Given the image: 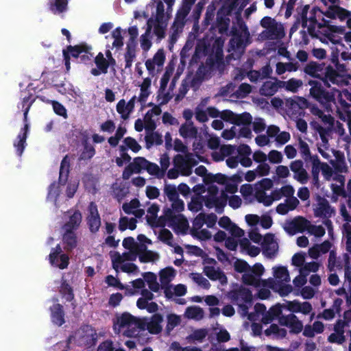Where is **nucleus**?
Instances as JSON below:
<instances>
[{"label":"nucleus","instance_id":"f257e3e1","mask_svg":"<svg viewBox=\"0 0 351 351\" xmlns=\"http://www.w3.org/2000/svg\"><path fill=\"white\" fill-rule=\"evenodd\" d=\"M303 71L306 75L322 80L324 86L328 88L330 86V83L339 84L342 78V75L332 66L324 62L310 61L305 65Z\"/></svg>","mask_w":351,"mask_h":351},{"label":"nucleus","instance_id":"f03ea898","mask_svg":"<svg viewBox=\"0 0 351 351\" xmlns=\"http://www.w3.org/2000/svg\"><path fill=\"white\" fill-rule=\"evenodd\" d=\"M310 95L316 101L322 104H328L335 101V95L332 93L326 90L321 82L317 80H309Z\"/></svg>","mask_w":351,"mask_h":351},{"label":"nucleus","instance_id":"7ed1b4c3","mask_svg":"<svg viewBox=\"0 0 351 351\" xmlns=\"http://www.w3.org/2000/svg\"><path fill=\"white\" fill-rule=\"evenodd\" d=\"M310 5H305L303 7L297 8L298 14L300 16L297 19V21L301 19L302 27L306 28L307 27V23H318V19H319L320 14H323L322 11L317 7L314 6L309 11Z\"/></svg>","mask_w":351,"mask_h":351},{"label":"nucleus","instance_id":"20e7f679","mask_svg":"<svg viewBox=\"0 0 351 351\" xmlns=\"http://www.w3.org/2000/svg\"><path fill=\"white\" fill-rule=\"evenodd\" d=\"M87 211L86 224L89 231L95 234L99 230L101 225V217L97 204L94 202H90L88 206Z\"/></svg>","mask_w":351,"mask_h":351},{"label":"nucleus","instance_id":"39448f33","mask_svg":"<svg viewBox=\"0 0 351 351\" xmlns=\"http://www.w3.org/2000/svg\"><path fill=\"white\" fill-rule=\"evenodd\" d=\"M49 261L52 266L64 269L69 264V257L66 254L62 253L60 245L58 244L51 249L49 255Z\"/></svg>","mask_w":351,"mask_h":351},{"label":"nucleus","instance_id":"423d86ee","mask_svg":"<svg viewBox=\"0 0 351 351\" xmlns=\"http://www.w3.org/2000/svg\"><path fill=\"white\" fill-rule=\"evenodd\" d=\"M310 226V221L303 217L298 216L287 221L284 227L285 230L289 235H294L298 232H304Z\"/></svg>","mask_w":351,"mask_h":351},{"label":"nucleus","instance_id":"0eeeda50","mask_svg":"<svg viewBox=\"0 0 351 351\" xmlns=\"http://www.w3.org/2000/svg\"><path fill=\"white\" fill-rule=\"evenodd\" d=\"M147 160L143 157L138 156L133 159V162L128 165L122 173L124 180H129L133 173H140L145 169Z\"/></svg>","mask_w":351,"mask_h":351},{"label":"nucleus","instance_id":"6e6552de","mask_svg":"<svg viewBox=\"0 0 351 351\" xmlns=\"http://www.w3.org/2000/svg\"><path fill=\"white\" fill-rule=\"evenodd\" d=\"M290 169L293 173V178L302 184H305L309 180V175L304 167L302 160H295L290 163Z\"/></svg>","mask_w":351,"mask_h":351},{"label":"nucleus","instance_id":"1a4fd4ad","mask_svg":"<svg viewBox=\"0 0 351 351\" xmlns=\"http://www.w3.org/2000/svg\"><path fill=\"white\" fill-rule=\"evenodd\" d=\"M335 213V210L331 207L328 201L319 196L317 206L314 209L315 216L320 218H330Z\"/></svg>","mask_w":351,"mask_h":351},{"label":"nucleus","instance_id":"9d476101","mask_svg":"<svg viewBox=\"0 0 351 351\" xmlns=\"http://www.w3.org/2000/svg\"><path fill=\"white\" fill-rule=\"evenodd\" d=\"M263 254L268 258L276 256L278 250V244L274 241V234H267L262 243Z\"/></svg>","mask_w":351,"mask_h":351},{"label":"nucleus","instance_id":"9b49d317","mask_svg":"<svg viewBox=\"0 0 351 351\" xmlns=\"http://www.w3.org/2000/svg\"><path fill=\"white\" fill-rule=\"evenodd\" d=\"M173 210V209L169 208H164L163 216L171 225H176L179 228L185 230L188 226L186 218L181 214L175 215Z\"/></svg>","mask_w":351,"mask_h":351},{"label":"nucleus","instance_id":"f8f14e48","mask_svg":"<svg viewBox=\"0 0 351 351\" xmlns=\"http://www.w3.org/2000/svg\"><path fill=\"white\" fill-rule=\"evenodd\" d=\"M62 230V243L66 252H70L75 249L78 244V237L75 230Z\"/></svg>","mask_w":351,"mask_h":351},{"label":"nucleus","instance_id":"ddd939ff","mask_svg":"<svg viewBox=\"0 0 351 351\" xmlns=\"http://www.w3.org/2000/svg\"><path fill=\"white\" fill-rule=\"evenodd\" d=\"M112 259V268L118 271L119 265L125 261H134L136 259L137 252H125L120 254L119 252H114L113 254H110Z\"/></svg>","mask_w":351,"mask_h":351},{"label":"nucleus","instance_id":"4468645a","mask_svg":"<svg viewBox=\"0 0 351 351\" xmlns=\"http://www.w3.org/2000/svg\"><path fill=\"white\" fill-rule=\"evenodd\" d=\"M274 81L268 80L265 82L260 88L259 93L261 95L265 97H271L281 88V84L279 83L280 80L278 78H273Z\"/></svg>","mask_w":351,"mask_h":351},{"label":"nucleus","instance_id":"2eb2a0df","mask_svg":"<svg viewBox=\"0 0 351 351\" xmlns=\"http://www.w3.org/2000/svg\"><path fill=\"white\" fill-rule=\"evenodd\" d=\"M163 322V316L160 313H154L150 318L147 317V330L150 334L158 335L162 330L161 325Z\"/></svg>","mask_w":351,"mask_h":351},{"label":"nucleus","instance_id":"dca6fc26","mask_svg":"<svg viewBox=\"0 0 351 351\" xmlns=\"http://www.w3.org/2000/svg\"><path fill=\"white\" fill-rule=\"evenodd\" d=\"M81 330L84 333L83 337L85 339V344L88 347H94L96 346L98 335L96 330L92 326L86 324L81 327Z\"/></svg>","mask_w":351,"mask_h":351},{"label":"nucleus","instance_id":"f3484780","mask_svg":"<svg viewBox=\"0 0 351 351\" xmlns=\"http://www.w3.org/2000/svg\"><path fill=\"white\" fill-rule=\"evenodd\" d=\"M230 295L233 301L241 300L245 303H251L252 301V291L245 287H241L237 289H234L230 291Z\"/></svg>","mask_w":351,"mask_h":351},{"label":"nucleus","instance_id":"a211bd4d","mask_svg":"<svg viewBox=\"0 0 351 351\" xmlns=\"http://www.w3.org/2000/svg\"><path fill=\"white\" fill-rule=\"evenodd\" d=\"M50 311L51 321L54 324L61 326L65 323L64 311L62 304H53L50 307Z\"/></svg>","mask_w":351,"mask_h":351},{"label":"nucleus","instance_id":"6ab92c4d","mask_svg":"<svg viewBox=\"0 0 351 351\" xmlns=\"http://www.w3.org/2000/svg\"><path fill=\"white\" fill-rule=\"evenodd\" d=\"M82 220V215L79 210H76L69 217V220L63 224L62 230H69L76 231L80 226Z\"/></svg>","mask_w":351,"mask_h":351},{"label":"nucleus","instance_id":"aec40b11","mask_svg":"<svg viewBox=\"0 0 351 351\" xmlns=\"http://www.w3.org/2000/svg\"><path fill=\"white\" fill-rule=\"evenodd\" d=\"M346 325V322L345 321L338 319L334 326V330L338 337L335 334H332L329 336L328 341L330 342H337L338 343H342L345 339L343 334Z\"/></svg>","mask_w":351,"mask_h":351},{"label":"nucleus","instance_id":"412c9836","mask_svg":"<svg viewBox=\"0 0 351 351\" xmlns=\"http://www.w3.org/2000/svg\"><path fill=\"white\" fill-rule=\"evenodd\" d=\"M203 271L204 274L211 280H219L221 283L226 282L227 278L223 271L220 269H216L213 266H205Z\"/></svg>","mask_w":351,"mask_h":351},{"label":"nucleus","instance_id":"4be33fe9","mask_svg":"<svg viewBox=\"0 0 351 351\" xmlns=\"http://www.w3.org/2000/svg\"><path fill=\"white\" fill-rule=\"evenodd\" d=\"M88 49V45H87L86 43H81L79 45H68L66 49H63V53H66L69 58H80L82 53H83V51H86Z\"/></svg>","mask_w":351,"mask_h":351},{"label":"nucleus","instance_id":"5701e85b","mask_svg":"<svg viewBox=\"0 0 351 351\" xmlns=\"http://www.w3.org/2000/svg\"><path fill=\"white\" fill-rule=\"evenodd\" d=\"M70 169V158L66 155L61 161L58 182L60 185H64L68 180Z\"/></svg>","mask_w":351,"mask_h":351},{"label":"nucleus","instance_id":"b1692460","mask_svg":"<svg viewBox=\"0 0 351 351\" xmlns=\"http://www.w3.org/2000/svg\"><path fill=\"white\" fill-rule=\"evenodd\" d=\"M179 133L184 138H195L197 135V128L194 126L193 121L186 122L181 125Z\"/></svg>","mask_w":351,"mask_h":351},{"label":"nucleus","instance_id":"393cba45","mask_svg":"<svg viewBox=\"0 0 351 351\" xmlns=\"http://www.w3.org/2000/svg\"><path fill=\"white\" fill-rule=\"evenodd\" d=\"M69 0H49V9L54 14L64 12L68 9Z\"/></svg>","mask_w":351,"mask_h":351},{"label":"nucleus","instance_id":"a878e982","mask_svg":"<svg viewBox=\"0 0 351 351\" xmlns=\"http://www.w3.org/2000/svg\"><path fill=\"white\" fill-rule=\"evenodd\" d=\"M216 25L220 34H225L229 28L230 20L228 15H225L221 11H218L217 14Z\"/></svg>","mask_w":351,"mask_h":351},{"label":"nucleus","instance_id":"bb28decb","mask_svg":"<svg viewBox=\"0 0 351 351\" xmlns=\"http://www.w3.org/2000/svg\"><path fill=\"white\" fill-rule=\"evenodd\" d=\"M136 45L127 43L126 51L124 53V59L125 62V69H130L132 65V62L136 58Z\"/></svg>","mask_w":351,"mask_h":351},{"label":"nucleus","instance_id":"cd10ccee","mask_svg":"<svg viewBox=\"0 0 351 351\" xmlns=\"http://www.w3.org/2000/svg\"><path fill=\"white\" fill-rule=\"evenodd\" d=\"M134 316L129 313H123L121 315L117 317V322H114V329L116 330V325H119V328H129L133 326V322Z\"/></svg>","mask_w":351,"mask_h":351},{"label":"nucleus","instance_id":"c85d7f7f","mask_svg":"<svg viewBox=\"0 0 351 351\" xmlns=\"http://www.w3.org/2000/svg\"><path fill=\"white\" fill-rule=\"evenodd\" d=\"M36 97L31 93H28L27 95L23 97L21 101V107L23 110L24 121H27V114L32 104L36 101Z\"/></svg>","mask_w":351,"mask_h":351},{"label":"nucleus","instance_id":"c756f323","mask_svg":"<svg viewBox=\"0 0 351 351\" xmlns=\"http://www.w3.org/2000/svg\"><path fill=\"white\" fill-rule=\"evenodd\" d=\"M279 83L281 84V88H285L286 90L292 93H296L298 88L303 84L301 80L295 78H291L287 82L280 80Z\"/></svg>","mask_w":351,"mask_h":351},{"label":"nucleus","instance_id":"7c9ffc66","mask_svg":"<svg viewBox=\"0 0 351 351\" xmlns=\"http://www.w3.org/2000/svg\"><path fill=\"white\" fill-rule=\"evenodd\" d=\"M59 292L67 302H71L74 299L73 289L65 280L62 282Z\"/></svg>","mask_w":351,"mask_h":351},{"label":"nucleus","instance_id":"2f4dec72","mask_svg":"<svg viewBox=\"0 0 351 351\" xmlns=\"http://www.w3.org/2000/svg\"><path fill=\"white\" fill-rule=\"evenodd\" d=\"M252 122V117L250 113L245 112L241 114H236L233 124L236 125H250Z\"/></svg>","mask_w":351,"mask_h":351},{"label":"nucleus","instance_id":"473e14b6","mask_svg":"<svg viewBox=\"0 0 351 351\" xmlns=\"http://www.w3.org/2000/svg\"><path fill=\"white\" fill-rule=\"evenodd\" d=\"M274 276L281 282H288L290 281L289 273L286 267L278 266L274 268Z\"/></svg>","mask_w":351,"mask_h":351},{"label":"nucleus","instance_id":"72a5a7b5","mask_svg":"<svg viewBox=\"0 0 351 351\" xmlns=\"http://www.w3.org/2000/svg\"><path fill=\"white\" fill-rule=\"evenodd\" d=\"M95 154V149L93 145L86 141L84 143L83 150L80 155L79 160H87L91 159Z\"/></svg>","mask_w":351,"mask_h":351},{"label":"nucleus","instance_id":"f704fd0d","mask_svg":"<svg viewBox=\"0 0 351 351\" xmlns=\"http://www.w3.org/2000/svg\"><path fill=\"white\" fill-rule=\"evenodd\" d=\"M268 32L271 38H280L285 36L283 25L281 23H278L276 21L268 29Z\"/></svg>","mask_w":351,"mask_h":351},{"label":"nucleus","instance_id":"c9c22d12","mask_svg":"<svg viewBox=\"0 0 351 351\" xmlns=\"http://www.w3.org/2000/svg\"><path fill=\"white\" fill-rule=\"evenodd\" d=\"M291 108H295L298 107L300 111L298 112L299 114L301 115L304 113V110L306 108H309L311 104L304 97H297L295 100H293L291 101Z\"/></svg>","mask_w":351,"mask_h":351},{"label":"nucleus","instance_id":"e433bc0d","mask_svg":"<svg viewBox=\"0 0 351 351\" xmlns=\"http://www.w3.org/2000/svg\"><path fill=\"white\" fill-rule=\"evenodd\" d=\"M176 275V271L172 267H167L162 269L160 272V279L162 284H167L171 278Z\"/></svg>","mask_w":351,"mask_h":351},{"label":"nucleus","instance_id":"4c0bfd02","mask_svg":"<svg viewBox=\"0 0 351 351\" xmlns=\"http://www.w3.org/2000/svg\"><path fill=\"white\" fill-rule=\"evenodd\" d=\"M112 36L114 38L112 47L120 49L123 46V38L122 36V29L120 27L115 28L112 32Z\"/></svg>","mask_w":351,"mask_h":351},{"label":"nucleus","instance_id":"58836bf2","mask_svg":"<svg viewBox=\"0 0 351 351\" xmlns=\"http://www.w3.org/2000/svg\"><path fill=\"white\" fill-rule=\"evenodd\" d=\"M95 63L102 73L106 74L108 73L109 66L106 62V59L104 58V54L101 52H99L95 58Z\"/></svg>","mask_w":351,"mask_h":351},{"label":"nucleus","instance_id":"ea45409f","mask_svg":"<svg viewBox=\"0 0 351 351\" xmlns=\"http://www.w3.org/2000/svg\"><path fill=\"white\" fill-rule=\"evenodd\" d=\"M228 197L225 191H222L220 197H215V205L216 211L218 213H222L223 212V208L227 204V199Z\"/></svg>","mask_w":351,"mask_h":351},{"label":"nucleus","instance_id":"a19ab883","mask_svg":"<svg viewBox=\"0 0 351 351\" xmlns=\"http://www.w3.org/2000/svg\"><path fill=\"white\" fill-rule=\"evenodd\" d=\"M173 69L171 68H167L164 74L162 75L160 80V88L158 90L159 93H163L166 90L168 82H169L170 77L173 74Z\"/></svg>","mask_w":351,"mask_h":351},{"label":"nucleus","instance_id":"79ce46f5","mask_svg":"<svg viewBox=\"0 0 351 351\" xmlns=\"http://www.w3.org/2000/svg\"><path fill=\"white\" fill-rule=\"evenodd\" d=\"M180 317L176 314H169L167 315V324L166 326V331L167 334H169L170 332L180 323Z\"/></svg>","mask_w":351,"mask_h":351},{"label":"nucleus","instance_id":"37998d69","mask_svg":"<svg viewBox=\"0 0 351 351\" xmlns=\"http://www.w3.org/2000/svg\"><path fill=\"white\" fill-rule=\"evenodd\" d=\"M145 139L147 148L150 147L154 143L159 145L163 142L162 135L158 132H152L150 134L147 135Z\"/></svg>","mask_w":351,"mask_h":351},{"label":"nucleus","instance_id":"c03bdc74","mask_svg":"<svg viewBox=\"0 0 351 351\" xmlns=\"http://www.w3.org/2000/svg\"><path fill=\"white\" fill-rule=\"evenodd\" d=\"M18 141L14 142V146L16 149L17 154L21 156L22 154L23 153V151L25 149V145H26V139L27 136L25 134H21L19 133L18 136Z\"/></svg>","mask_w":351,"mask_h":351},{"label":"nucleus","instance_id":"a18cd8bd","mask_svg":"<svg viewBox=\"0 0 351 351\" xmlns=\"http://www.w3.org/2000/svg\"><path fill=\"white\" fill-rule=\"evenodd\" d=\"M150 27L146 28L145 34H142L140 38L141 47L145 51H147L152 47L150 37Z\"/></svg>","mask_w":351,"mask_h":351},{"label":"nucleus","instance_id":"49530a36","mask_svg":"<svg viewBox=\"0 0 351 351\" xmlns=\"http://www.w3.org/2000/svg\"><path fill=\"white\" fill-rule=\"evenodd\" d=\"M186 313L189 318L200 319L203 317L204 311L199 306H191L186 308Z\"/></svg>","mask_w":351,"mask_h":351},{"label":"nucleus","instance_id":"de8ad7c7","mask_svg":"<svg viewBox=\"0 0 351 351\" xmlns=\"http://www.w3.org/2000/svg\"><path fill=\"white\" fill-rule=\"evenodd\" d=\"M298 149L304 161L306 162V159L311 155V154L308 145L301 138H299Z\"/></svg>","mask_w":351,"mask_h":351},{"label":"nucleus","instance_id":"09e8293b","mask_svg":"<svg viewBox=\"0 0 351 351\" xmlns=\"http://www.w3.org/2000/svg\"><path fill=\"white\" fill-rule=\"evenodd\" d=\"M242 281L247 285L258 286L259 285V278L250 271H246L243 274Z\"/></svg>","mask_w":351,"mask_h":351},{"label":"nucleus","instance_id":"8fccbe9b","mask_svg":"<svg viewBox=\"0 0 351 351\" xmlns=\"http://www.w3.org/2000/svg\"><path fill=\"white\" fill-rule=\"evenodd\" d=\"M164 192L170 202L179 197L178 190L174 185L166 184L164 188Z\"/></svg>","mask_w":351,"mask_h":351},{"label":"nucleus","instance_id":"3c124183","mask_svg":"<svg viewBox=\"0 0 351 351\" xmlns=\"http://www.w3.org/2000/svg\"><path fill=\"white\" fill-rule=\"evenodd\" d=\"M160 210V207L157 204H152L147 209V213L149 215L146 216V221L147 223H154V220L157 218L158 213Z\"/></svg>","mask_w":351,"mask_h":351},{"label":"nucleus","instance_id":"603ef678","mask_svg":"<svg viewBox=\"0 0 351 351\" xmlns=\"http://www.w3.org/2000/svg\"><path fill=\"white\" fill-rule=\"evenodd\" d=\"M174 166L180 169L182 174L184 175V172H186V158L185 156L177 154L173 158Z\"/></svg>","mask_w":351,"mask_h":351},{"label":"nucleus","instance_id":"864d4df0","mask_svg":"<svg viewBox=\"0 0 351 351\" xmlns=\"http://www.w3.org/2000/svg\"><path fill=\"white\" fill-rule=\"evenodd\" d=\"M191 235L201 241H206L211 238L212 235L210 231L206 229L202 230H191Z\"/></svg>","mask_w":351,"mask_h":351},{"label":"nucleus","instance_id":"5fc2aeb1","mask_svg":"<svg viewBox=\"0 0 351 351\" xmlns=\"http://www.w3.org/2000/svg\"><path fill=\"white\" fill-rule=\"evenodd\" d=\"M191 276H192V279L199 285L202 287L204 289H209L210 287V284L209 281L203 277L201 274L198 273H191Z\"/></svg>","mask_w":351,"mask_h":351},{"label":"nucleus","instance_id":"6e6d98bb","mask_svg":"<svg viewBox=\"0 0 351 351\" xmlns=\"http://www.w3.org/2000/svg\"><path fill=\"white\" fill-rule=\"evenodd\" d=\"M144 252L139 255V261L141 263H149L154 261L156 256H158L157 254L154 253L151 250H147L146 247L144 245Z\"/></svg>","mask_w":351,"mask_h":351},{"label":"nucleus","instance_id":"4d7b16f0","mask_svg":"<svg viewBox=\"0 0 351 351\" xmlns=\"http://www.w3.org/2000/svg\"><path fill=\"white\" fill-rule=\"evenodd\" d=\"M168 19H165V5L164 3L161 1H158L156 3V21L157 23H164Z\"/></svg>","mask_w":351,"mask_h":351},{"label":"nucleus","instance_id":"13d9d810","mask_svg":"<svg viewBox=\"0 0 351 351\" xmlns=\"http://www.w3.org/2000/svg\"><path fill=\"white\" fill-rule=\"evenodd\" d=\"M158 238L168 245H172L173 234L169 230L166 228L162 229L159 233Z\"/></svg>","mask_w":351,"mask_h":351},{"label":"nucleus","instance_id":"bf43d9fd","mask_svg":"<svg viewBox=\"0 0 351 351\" xmlns=\"http://www.w3.org/2000/svg\"><path fill=\"white\" fill-rule=\"evenodd\" d=\"M188 208L191 211L198 212L203 208V202L201 196L199 197H193L188 204Z\"/></svg>","mask_w":351,"mask_h":351},{"label":"nucleus","instance_id":"052dcab7","mask_svg":"<svg viewBox=\"0 0 351 351\" xmlns=\"http://www.w3.org/2000/svg\"><path fill=\"white\" fill-rule=\"evenodd\" d=\"M319 263L316 262L307 263L300 268V273L303 272L308 276L311 271L316 272L319 269Z\"/></svg>","mask_w":351,"mask_h":351},{"label":"nucleus","instance_id":"680f3d73","mask_svg":"<svg viewBox=\"0 0 351 351\" xmlns=\"http://www.w3.org/2000/svg\"><path fill=\"white\" fill-rule=\"evenodd\" d=\"M234 269L238 273H245L249 271L250 266L245 261L237 259L234 263Z\"/></svg>","mask_w":351,"mask_h":351},{"label":"nucleus","instance_id":"e2e57ef3","mask_svg":"<svg viewBox=\"0 0 351 351\" xmlns=\"http://www.w3.org/2000/svg\"><path fill=\"white\" fill-rule=\"evenodd\" d=\"M237 0H232L230 2L225 3L221 8L219 10L225 15H230L233 10H234L237 6Z\"/></svg>","mask_w":351,"mask_h":351},{"label":"nucleus","instance_id":"0e129e2a","mask_svg":"<svg viewBox=\"0 0 351 351\" xmlns=\"http://www.w3.org/2000/svg\"><path fill=\"white\" fill-rule=\"evenodd\" d=\"M125 145L128 148L130 149L134 153H136L140 151L141 149V146L137 143V141L131 136H128L125 138L123 141Z\"/></svg>","mask_w":351,"mask_h":351},{"label":"nucleus","instance_id":"69168bd1","mask_svg":"<svg viewBox=\"0 0 351 351\" xmlns=\"http://www.w3.org/2000/svg\"><path fill=\"white\" fill-rule=\"evenodd\" d=\"M320 169L325 180L330 181L335 174L333 169L326 162L322 164Z\"/></svg>","mask_w":351,"mask_h":351},{"label":"nucleus","instance_id":"338daca9","mask_svg":"<svg viewBox=\"0 0 351 351\" xmlns=\"http://www.w3.org/2000/svg\"><path fill=\"white\" fill-rule=\"evenodd\" d=\"M51 105L53 106V111L56 114L65 119L67 118L66 109L62 104L53 100V101H51Z\"/></svg>","mask_w":351,"mask_h":351},{"label":"nucleus","instance_id":"774afa93","mask_svg":"<svg viewBox=\"0 0 351 351\" xmlns=\"http://www.w3.org/2000/svg\"><path fill=\"white\" fill-rule=\"evenodd\" d=\"M321 171L320 167H311V176L312 180L311 184L313 187L317 189H319L321 186L320 181H319V172Z\"/></svg>","mask_w":351,"mask_h":351}]
</instances>
